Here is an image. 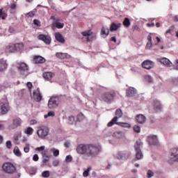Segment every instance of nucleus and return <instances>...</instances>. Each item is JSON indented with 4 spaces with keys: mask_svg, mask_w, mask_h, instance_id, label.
Listing matches in <instances>:
<instances>
[{
    "mask_svg": "<svg viewBox=\"0 0 178 178\" xmlns=\"http://www.w3.org/2000/svg\"><path fill=\"white\" fill-rule=\"evenodd\" d=\"M101 146L94 144H81L76 147L77 154L86 155L88 158H94L100 153Z\"/></svg>",
    "mask_w": 178,
    "mask_h": 178,
    "instance_id": "f257e3e1",
    "label": "nucleus"
},
{
    "mask_svg": "<svg viewBox=\"0 0 178 178\" xmlns=\"http://www.w3.org/2000/svg\"><path fill=\"white\" fill-rule=\"evenodd\" d=\"M100 98L104 102L111 104V102L115 101V98H116V92H115V90L104 92L102 94Z\"/></svg>",
    "mask_w": 178,
    "mask_h": 178,
    "instance_id": "f03ea898",
    "label": "nucleus"
},
{
    "mask_svg": "<svg viewBox=\"0 0 178 178\" xmlns=\"http://www.w3.org/2000/svg\"><path fill=\"white\" fill-rule=\"evenodd\" d=\"M10 111V106H9V102H8V99H2L0 100V113L1 115H6L8 112Z\"/></svg>",
    "mask_w": 178,
    "mask_h": 178,
    "instance_id": "7ed1b4c3",
    "label": "nucleus"
},
{
    "mask_svg": "<svg viewBox=\"0 0 178 178\" xmlns=\"http://www.w3.org/2000/svg\"><path fill=\"white\" fill-rule=\"evenodd\" d=\"M17 68L22 76H24V77L29 76V65L25 63H17Z\"/></svg>",
    "mask_w": 178,
    "mask_h": 178,
    "instance_id": "20e7f679",
    "label": "nucleus"
},
{
    "mask_svg": "<svg viewBox=\"0 0 178 178\" xmlns=\"http://www.w3.org/2000/svg\"><path fill=\"white\" fill-rule=\"evenodd\" d=\"M2 169L3 172L10 175H12L16 172V166L10 162L4 163L2 165Z\"/></svg>",
    "mask_w": 178,
    "mask_h": 178,
    "instance_id": "39448f33",
    "label": "nucleus"
},
{
    "mask_svg": "<svg viewBox=\"0 0 178 178\" xmlns=\"http://www.w3.org/2000/svg\"><path fill=\"white\" fill-rule=\"evenodd\" d=\"M141 147H143V143L141 142V140H138L136 142L134 148H135V151L136 152V159H143V152H141V149L140 148H141Z\"/></svg>",
    "mask_w": 178,
    "mask_h": 178,
    "instance_id": "423d86ee",
    "label": "nucleus"
},
{
    "mask_svg": "<svg viewBox=\"0 0 178 178\" xmlns=\"http://www.w3.org/2000/svg\"><path fill=\"white\" fill-rule=\"evenodd\" d=\"M168 162H178V148L175 147L170 149Z\"/></svg>",
    "mask_w": 178,
    "mask_h": 178,
    "instance_id": "0eeeda50",
    "label": "nucleus"
},
{
    "mask_svg": "<svg viewBox=\"0 0 178 178\" xmlns=\"http://www.w3.org/2000/svg\"><path fill=\"white\" fill-rule=\"evenodd\" d=\"M49 133V129L47 127H40L37 131V134L40 138H45Z\"/></svg>",
    "mask_w": 178,
    "mask_h": 178,
    "instance_id": "6e6552de",
    "label": "nucleus"
},
{
    "mask_svg": "<svg viewBox=\"0 0 178 178\" xmlns=\"http://www.w3.org/2000/svg\"><path fill=\"white\" fill-rule=\"evenodd\" d=\"M129 156H130V152L127 151L118 152L116 155L117 159H120L121 161L128 159Z\"/></svg>",
    "mask_w": 178,
    "mask_h": 178,
    "instance_id": "1a4fd4ad",
    "label": "nucleus"
},
{
    "mask_svg": "<svg viewBox=\"0 0 178 178\" xmlns=\"http://www.w3.org/2000/svg\"><path fill=\"white\" fill-rule=\"evenodd\" d=\"M58 97H52L50 98L48 102V107L50 109H52V108H56V106H58Z\"/></svg>",
    "mask_w": 178,
    "mask_h": 178,
    "instance_id": "9d476101",
    "label": "nucleus"
},
{
    "mask_svg": "<svg viewBox=\"0 0 178 178\" xmlns=\"http://www.w3.org/2000/svg\"><path fill=\"white\" fill-rule=\"evenodd\" d=\"M22 124V119L19 118H15L13 120V124L9 126V129H17Z\"/></svg>",
    "mask_w": 178,
    "mask_h": 178,
    "instance_id": "9b49d317",
    "label": "nucleus"
},
{
    "mask_svg": "<svg viewBox=\"0 0 178 178\" xmlns=\"http://www.w3.org/2000/svg\"><path fill=\"white\" fill-rule=\"evenodd\" d=\"M33 99L36 102H40L41 99H42V95H41L40 88H38L37 90L33 91Z\"/></svg>",
    "mask_w": 178,
    "mask_h": 178,
    "instance_id": "f8f14e48",
    "label": "nucleus"
},
{
    "mask_svg": "<svg viewBox=\"0 0 178 178\" xmlns=\"http://www.w3.org/2000/svg\"><path fill=\"white\" fill-rule=\"evenodd\" d=\"M38 40H40L41 41H43L45 44L49 45V44H51V37L49 35L40 34L38 36Z\"/></svg>",
    "mask_w": 178,
    "mask_h": 178,
    "instance_id": "ddd939ff",
    "label": "nucleus"
},
{
    "mask_svg": "<svg viewBox=\"0 0 178 178\" xmlns=\"http://www.w3.org/2000/svg\"><path fill=\"white\" fill-rule=\"evenodd\" d=\"M142 67L149 70L154 67V62L149 60H146L142 63Z\"/></svg>",
    "mask_w": 178,
    "mask_h": 178,
    "instance_id": "4468645a",
    "label": "nucleus"
},
{
    "mask_svg": "<svg viewBox=\"0 0 178 178\" xmlns=\"http://www.w3.org/2000/svg\"><path fill=\"white\" fill-rule=\"evenodd\" d=\"M147 141L149 145H156L158 144V138L156 136H149L147 137Z\"/></svg>",
    "mask_w": 178,
    "mask_h": 178,
    "instance_id": "2eb2a0df",
    "label": "nucleus"
},
{
    "mask_svg": "<svg viewBox=\"0 0 178 178\" xmlns=\"http://www.w3.org/2000/svg\"><path fill=\"white\" fill-rule=\"evenodd\" d=\"M4 51L6 54H13V52H16L15 49V44L10 43L5 47Z\"/></svg>",
    "mask_w": 178,
    "mask_h": 178,
    "instance_id": "dca6fc26",
    "label": "nucleus"
},
{
    "mask_svg": "<svg viewBox=\"0 0 178 178\" xmlns=\"http://www.w3.org/2000/svg\"><path fill=\"white\" fill-rule=\"evenodd\" d=\"M153 107L154 111L156 112H159L160 111H162V104H161V102L158 100H154L153 101Z\"/></svg>",
    "mask_w": 178,
    "mask_h": 178,
    "instance_id": "f3484780",
    "label": "nucleus"
},
{
    "mask_svg": "<svg viewBox=\"0 0 178 178\" xmlns=\"http://www.w3.org/2000/svg\"><path fill=\"white\" fill-rule=\"evenodd\" d=\"M112 136L117 140H122V138H124V133L121 131H117L112 134Z\"/></svg>",
    "mask_w": 178,
    "mask_h": 178,
    "instance_id": "a211bd4d",
    "label": "nucleus"
},
{
    "mask_svg": "<svg viewBox=\"0 0 178 178\" xmlns=\"http://www.w3.org/2000/svg\"><path fill=\"white\" fill-rule=\"evenodd\" d=\"M56 56L58 59H70V55L67 53L57 52Z\"/></svg>",
    "mask_w": 178,
    "mask_h": 178,
    "instance_id": "6ab92c4d",
    "label": "nucleus"
},
{
    "mask_svg": "<svg viewBox=\"0 0 178 178\" xmlns=\"http://www.w3.org/2000/svg\"><path fill=\"white\" fill-rule=\"evenodd\" d=\"M45 58L41 56H33V62L35 64L38 63H45Z\"/></svg>",
    "mask_w": 178,
    "mask_h": 178,
    "instance_id": "aec40b11",
    "label": "nucleus"
},
{
    "mask_svg": "<svg viewBox=\"0 0 178 178\" xmlns=\"http://www.w3.org/2000/svg\"><path fill=\"white\" fill-rule=\"evenodd\" d=\"M54 76H55V74H54V72H47L43 73V78L45 79V80H47L48 81H51Z\"/></svg>",
    "mask_w": 178,
    "mask_h": 178,
    "instance_id": "412c9836",
    "label": "nucleus"
},
{
    "mask_svg": "<svg viewBox=\"0 0 178 178\" xmlns=\"http://www.w3.org/2000/svg\"><path fill=\"white\" fill-rule=\"evenodd\" d=\"M147 42L146 44L145 49H151L152 48V33H149L147 35Z\"/></svg>",
    "mask_w": 178,
    "mask_h": 178,
    "instance_id": "4be33fe9",
    "label": "nucleus"
},
{
    "mask_svg": "<svg viewBox=\"0 0 178 178\" xmlns=\"http://www.w3.org/2000/svg\"><path fill=\"white\" fill-rule=\"evenodd\" d=\"M159 62L164 65V66H167V67H170L172 65L170 60L166 58H160Z\"/></svg>",
    "mask_w": 178,
    "mask_h": 178,
    "instance_id": "5701e85b",
    "label": "nucleus"
},
{
    "mask_svg": "<svg viewBox=\"0 0 178 178\" xmlns=\"http://www.w3.org/2000/svg\"><path fill=\"white\" fill-rule=\"evenodd\" d=\"M127 97H134L136 95V89L134 88H129L126 90Z\"/></svg>",
    "mask_w": 178,
    "mask_h": 178,
    "instance_id": "b1692460",
    "label": "nucleus"
},
{
    "mask_svg": "<svg viewBox=\"0 0 178 178\" xmlns=\"http://www.w3.org/2000/svg\"><path fill=\"white\" fill-rule=\"evenodd\" d=\"M55 38L58 42H60L61 44H65V38H63V36L60 33L57 32L55 33Z\"/></svg>",
    "mask_w": 178,
    "mask_h": 178,
    "instance_id": "393cba45",
    "label": "nucleus"
},
{
    "mask_svg": "<svg viewBox=\"0 0 178 178\" xmlns=\"http://www.w3.org/2000/svg\"><path fill=\"white\" fill-rule=\"evenodd\" d=\"M8 67V64L6 63V60L1 59L0 60V72H3V70H6Z\"/></svg>",
    "mask_w": 178,
    "mask_h": 178,
    "instance_id": "a878e982",
    "label": "nucleus"
},
{
    "mask_svg": "<svg viewBox=\"0 0 178 178\" xmlns=\"http://www.w3.org/2000/svg\"><path fill=\"white\" fill-rule=\"evenodd\" d=\"M122 26L121 23L115 24V22L111 23L110 26V31H116L118 29Z\"/></svg>",
    "mask_w": 178,
    "mask_h": 178,
    "instance_id": "bb28decb",
    "label": "nucleus"
},
{
    "mask_svg": "<svg viewBox=\"0 0 178 178\" xmlns=\"http://www.w3.org/2000/svg\"><path fill=\"white\" fill-rule=\"evenodd\" d=\"M136 121L138 122V123L143 124V123L145 122V117L143 115L140 114L136 116Z\"/></svg>",
    "mask_w": 178,
    "mask_h": 178,
    "instance_id": "cd10ccee",
    "label": "nucleus"
},
{
    "mask_svg": "<svg viewBox=\"0 0 178 178\" xmlns=\"http://www.w3.org/2000/svg\"><path fill=\"white\" fill-rule=\"evenodd\" d=\"M118 118L115 117L113 118L108 124L107 127H112L114 124H118Z\"/></svg>",
    "mask_w": 178,
    "mask_h": 178,
    "instance_id": "c85d7f7f",
    "label": "nucleus"
},
{
    "mask_svg": "<svg viewBox=\"0 0 178 178\" xmlns=\"http://www.w3.org/2000/svg\"><path fill=\"white\" fill-rule=\"evenodd\" d=\"M122 24L127 29H129V27H130V26L131 24V22H130V19H129L128 17H125L124 19V21L122 22Z\"/></svg>",
    "mask_w": 178,
    "mask_h": 178,
    "instance_id": "c756f323",
    "label": "nucleus"
},
{
    "mask_svg": "<svg viewBox=\"0 0 178 178\" xmlns=\"http://www.w3.org/2000/svg\"><path fill=\"white\" fill-rule=\"evenodd\" d=\"M24 133L25 134H27V136H31L33 133H34V129L33 128L29 127L26 129H24Z\"/></svg>",
    "mask_w": 178,
    "mask_h": 178,
    "instance_id": "7c9ffc66",
    "label": "nucleus"
},
{
    "mask_svg": "<svg viewBox=\"0 0 178 178\" xmlns=\"http://www.w3.org/2000/svg\"><path fill=\"white\" fill-rule=\"evenodd\" d=\"M117 124L118 126H120V127H124L127 129H130V127H131V125L127 122H118Z\"/></svg>",
    "mask_w": 178,
    "mask_h": 178,
    "instance_id": "2f4dec72",
    "label": "nucleus"
},
{
    "mask_svg": "<svg viewBox=\"0 0 178 178\" xmlns=\"http://www.w3.org/2000/svg\"><path fill=\"white\" fill-rule=\"evenodd\" d=\"M102 35H109V29L106 27H102L101 31Z\"/></svg>",
    "mask_w": 178,
    "mask_h": 178,
    "instance_id": "473e14b6",
    "label": "nucleus"
},
{
    "mask_svg": "<svg viewBox=\"0 0 178 178\" xmlns=\"http://www.w3.org/2000/svg\"><path fill=\"white\" fill-rule=\"evenodd\" d=\"M14 47H15V51H20L24 47V44H23V43H16V44H14Z\"/></svg>",
    "mask_w": 178,
    "mask_h": 178,
    "instance_id": "72a5a7b5",
    "label": "nucleus"
},
{
    "mask_svg": "<svg viewBox=\"0 0 178 178\" xmlns=\"http://www.w3.org/2000/svg\"><path fill=\"white\" fill-rule=\"evenodd\" d=\"M1 17L2 20H5L6 17H8V15L5 11H3V8L0 9V18Z\"/></svg>",
    "mask_w": 178,
    "mask_h": 178,
    "instance_id": "f704fd0d",
    "label": "nucleus"
},
{
    "mask_svg": "<svg viewBox=\"0 0 178 178\" xmlns=\"http://www.w3.org/2000/svg\"><path fill=\"white\" fill-rule=\"evenodd\" d=\"M115 118H118V119H120L122 116H123V113L122 112V110L120 108H118L115 111Z\"/></svg>",
    "mask_w": 178,
    "mask_h": 178,
    "instance_id": "c9c22d12",
    "label": "nucleus"
},
{
    "mask_svg": "<svg viewBox=\"0 0 178 178\" xmlns=\"http://www.w3.org/2000/svg\"><path fill=\"white\" fill-rule=\"evenodd\" d=\"M13 152L16 156H22V152H20V149H19L18 147L14 148Z\"/></svg>",
    "mask_w": 178,
    "mask_h": 178,
    "instance_id": "e433bc0d",
    "label": "nucleus"
},
{
    "mask_svg": "<svg viewBox=\"0 0 178 178\" xmlns=\"http://www.w3.org/2000/svg\"><path fill=\"white\" fill-rule=\"evenodd\" d=\"M53 26H55L56 29H63L65 24L60 22H54Z\"/></svg>",
    "mask_w": 178,
    "mask_h": 178,
    "instance_id": "4c0bfd02",
    "label": "nucleus"
},
{
    "mask_svg": "<svg viewBox=\"0 0 178 178\" xmlns=\"http://www.w3.org/2000/svg\"><path fill=\"white\" fill-rule=\"evenodd\" d=\"M83 37H90V35H92V33L89 30V31H86L81 33Z\"/></svg>",
    "mask_w": 178,
    "mask_h": 178,
    "instance_id": "58836bf2",
    "label": "nucleus"
},
{
    "mask_svg": "<svg viewBox=\"0 0 178 178\" xmlns=\"http://www.w3.org/2000/svg\"><path fill=\"white\" fill-rule=\"evenodd\" d=\"M133 130L136 133H140V131H141V128L140 127V126L134 125L133 127Z\"/></svg>",
    "mask_w": 178,
    "mask_h": 178,
    "instance_id": "ea45409f",
    "label": "nucleus"
},
{
    "mask_svg": "<svg viewBox=\"0 0 178 178\" xmlns=\"http://www.w3.org/2000/svg\"><path fill=\"white\" fill-rule=\"evenodd\" d=\"M51 151L53 152L54 156H58L59 155V151L58 149L53 148L51 149Z\"/></svg>",
    "mask_w": 178,
    "mask_h": 178,
    "instance_id": "a19ab883",
    "label": "nucleus"
},
{
    "mask_svg": "<svg viewBox=\"0 0 178 178\" xmlns=\"http://www.w3.org/2000/svg\"><path fill=\"white\" fill-rule=\"evenodd\" d=\"M33 24L36 26V27H41V22L38 19L33 20Z\"/></svg>",
    "mask_w": 178,
    "mask_h": 178,
    "instance_id": "79ce46f5",
    "label": "nucleus"
},
{
    "mask_svg": "<svg viewBox=\"0 0 178 178\" xmlns=\"http://www.w3.org/2000/svg\"><path fill=\"white\" fill-rule=\"evenodd\" d=\"M49 116H51V117H54L55 116V112L54 111H49L47 115H44V118L47 119V118H49Z\"/></svg>",
    "mask_w": 178,
    "mask_h": 178,
    "instance_id": "37998d69",
    "label": "nucleus"
},
{
    "mask_svg": "<svg viewBox=\"0 0 178 178\" xmlns=\"http://www.w3.org/2000/svg\"><path fill=\"white\" fill-rule=\"evenodd\" d=\"M24 152L27 153L30 151V144L26 143V147H24Z\"/></svg>",
    "mask_w": 178,
    "mask_h": 178,
    "instance_id": "c03bdc74",
    "label": "nucleus"
},
{
    "mask_svg": "<svg viewBox=\"0 0 178 178\" xmlns=\"http://www.w3.org/2000/svg\"><path fill=\"white\" fill-rule=\"evenodd\" d=\"M51 20H54V23H59L60 22V19L55 17V16H51L50 17Z\"/></svg>",
    "mask_w": 178,
    "mask_h": 178,
    "instance_id": "a18cd8bd",
    "label": "nucleus"
},
{
    "mask_svg": "<svg viewBox=\"0 0 178 178\" xmlns=\"http://www.w3.org/2000/svg\"><path fill=\"white\" fill-rule=\"evenodd\" d=\"M35 15V14L34 13L33 11H31V12L26 13V17H34Z\"/></svg>",
    "mask_w": 178,
    "mask_h": 178,
    "instance_id": "49530a36",
    "label": "nucleus"
},
{
    "mask_svg": "<svg viewBox=\"0 0 178 178\" xmlns=\"http://www.w3.org/2000/svg\"><path fill=\"white\" fill-rule=\"evenodd\" d=\"M90 170H91V167L88 168V170L83 172V176L84 177H87L88 176V172H90Z\"/></svg>",
    "mask_w": 178,
    "mask_h": 178,
    "instance_id": "de8ad7c7",
    "label": "nucleus"
},
{
    "mask_svg": "<svg viewBox=\"0 0 178 178\" xmlns=\"http://www.w3.org/2000/svg\"><path fill=\"white\" fill-rule=\"evenodd\" d=\"M48 150H44L42 152V155L43 158H49V156L47 155Z\"/></svg>",
    "mask_w": 178,
    "mask_h": 178,
    "instance_id": "09e8293b",
    "label": "nucleus"
},
{
    "mask_svg": "<svg viewBox=\"0 0 178 178\" xmlns=\"http://www.w3.org/2000/svg\"><path fill=\"white\" fill-rule=\"evenodd\" d=\"M42 177H49V171H44L42 173Z\"/></svg>",
    "mask_w": 178,
    "mask_h": 178,
    "instance_id": "8fccbe9b",
    "label": "nucleus"
},
{
    "mask_svg": "<svg viewBox=\"0 0 178 178\" xmlns=\"http://www.w3.org/2000/svg\"><path fill=\"white\" fill-rule=\"evenodd\" d=\"M6 147L7 148H8V149H10V148H12V142H10V140L6 142Z\"/></svg>",
    "mask_w": 178,
    "mask_h": 178,
    "instance_id": "3c124183",
    "label": "nucleus"
},
{
    "mask_svg": "<svg viewBox=\"0 0 178 178\" xmlns=\"http://www.w3.org/2000/svg\"><path fill=\"white\" fill-rule=\"evenodd\" d=\"M132 30H133L134 31H140V28H139L138 26H137V25L134 26L132 27Z\"/></svg>",
    "mask_w": 178,
    "mask_h": 178,
    "instance_id": "603ef678",
    "label": "nucleus"
},
{
    "mask_svg": "<svg viewBox=\"0 0 178 178\" xmlns=\"http://www.w3.org/2000/svg\"><path fill=\"white\" fill-rule=\"evenodd\" d=\"M152 176H154V172H152L151 170H148L147 171V177L150 178V177H152Z\"/></svg>",
    "mask_w": 178,
    "mask_h": 178,
    "instance_id": "864d4df0",
    "label": "nucleus"
},
{
    "mask_svg": "<svg viewBox=\"0 0 178 178\" xmlns=\"http://www.w3.org/2000/svg\"><path fill=\"white\" fill-rule=\"evenodd\" d=\"M72 156L70 155L67 156L65 158L66 162H72Z\"/></svg>",
    "mask_w": 178,
    "mask_h": 178,
    "instance_id": "5fc2aeb1",
    "label": "nucleus"
},
{
    "mask_svg": "<svg viewBox=\"0 0 178 178\" xmlns=\"http://www.w3.org/2000/svg\"><path fill=\"white\" fill-rule=\"evenodd\" d=\"M26 86L29 90H31L33 88V83H31V82H27Z\"/></svg>",
    "mask_w": 178,
    "mask_h": 178,
    "instance_id": "6e6d98bb",
    "label": "nucleus"
},
{
    "mask_svg": "<svg viewBox=\"0 0 178 178\" xmlns=\"http://www.w3.org/2000/svg\"><path fill=\"white\" fill-rule=\"evenodd\" d=\"M38 159H40V158L38 157V154L33 155V161H34L35 162H37V161H38Z\"/></svg>",
    "mask_w": 178,
    "mask_h": 178,
    "instance_id": "4d7b16f0",
    "label": "nucleus"
},
{
    "mask_svg": "<svg viewBox=\"0 0 178 178\" xmlns=\"http://www.w3.org/2000/svg\"><path fill=\"white\" fill-rule=\"evenodd\" d=\"M53 166H58L59 165V161L58 160H54L52 162Z\"/></svg>",
    "mask_w": 178,
    "mask_h": 178,
    "instance_id": "13d9d810",
    "label": "nucleus"
},
{
    "mask_svg": "<svg viewBox=\"0 0 178 178\" xmlns=\"http://www.w3.org/2000/svg\"><path fill=\"white\" fill-rule=\"evenodd\" d=\"M44 149H45V146H41L40 147L36 148L37 151H44Z\"/></svg>",
    "mask_w": 178,
    "mask_h": 178,
    "instance_id": "bf43d9fd",
    "label": "nucleus"
},
{
    "mask_svg": "<svg viewBox=\"0 0 178 178\" xmlns=\"http://www.w3.org/2000/svg\"><path fill=\"white\" fill-rule=\"evenodd\" d=\"M147 27H154L155 26V24H154V23H147Z\"/></svg>",
    "mask_w": 178,
    "mask_h": 178,
    "instance_id": "052dcab7",
    "label": "nucleus"
},
{
    "mask_svg": "<svg viewBox=\"0 0 178 178\" xmlns=\"http://www.w3.org/2000/svg\"><path fill=\"white\" fill-rule=\"evenodd\" d=\"M146 79H147L149 83H152V78L149 76H146Z\"/></svg>",
    "mask_w": 178,
    "mask_h": 178,
    "instance_id": "680f3d73",
    "label": "nucleus"
},
{
    "mask_svg": "<svg viewBox=\"0 0 178 178\" xmlns=\"http://www.w3.org/2000/svg\"><path fill=\"white\" fill-rule=\"evenodd\" d=\"M5 88H6V87H5V86L0 85V92L3 91V90H5Z\"/></svg>",
    "mask_w": 178,
    "mask_h": 178,
    "instance_id": "e2e57ef3",
    "label": "nucleus"
},
{
    "mask_svg": "<svg viewBox=\"0 0 178 178\" xmlns=\"http://www.w3.org/2000/svg\"><path fill=\"white\" fill-rule=\"evenodd\" d=\"M10 9H13V10L16 9V4L15 3L11 4Z\"/></svg>",
    "mask_w": 178,
    "mask_h": 178,
    "instance_id": "0e129e2a",
    "label": "nucleus"
},
{
    "mask_svg": "<svg viewBox=\"0 0 178 178\" xmlns=\"http://www.w3.org/2000/svg\"><path fill=\"white\" fill-rule=\"evenodd\" d=\"M37 124V120H31V124Z\"/></svg>",
    "mask_w": 178,
    "mask_h": 178,
    "instance_id": "69168bd1",
    "label": "nucleus"
},
{
    "mask_svg": "<svg viewBox=\"0 0 178 178\" xmlns=\"http://www.w3.org/2000/svg\"><path fill=\"white\" fill-rule=\"evenodd\" d=\"M174 22H178V15H176L174 18Z\"/></svg>",
    "mask_w": 178,
    "mask_h": 178,
    "instance_id": "338daca9",
    "label": "nucleus"
},
{
    "mask_svg": "<svg viewBox=\"0 0 178 178\" xmlns=\"http://www.w3.org/2000/svg\"><path fill=\"white\" fill-rule=\"evenodd\" d=\"M174 83H175L177 86H178V79H176L174 80Z\"/></svg>",
    "mask_w": 178,
    "mask_h": 178,
    "instance_id": "774afa93",
    "label": "nucleus"
}]
</instances>
